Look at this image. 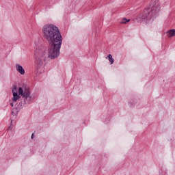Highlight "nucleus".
<instances>
[{
  "instance_id": "obj_6",
  "label": "nucleus",
  "mask_w": 175,
  "mask_h": 175,
  "mask_svg": "<svg viewBox=\"0 0 175 175\" xmlns=\"http://www.w3.org/2000/svg\"><path fill=\"white\" fill-rule=\"evenodd\" d=\"M106 58H108L111 65H113V64H114V58H113L111 54H109Z\"/></svg>"
},
{
  "instance_id": "obj_12",
  "label": "nucleus",
  "mask_w": 175,
  "mask_h": 175,
  "mask_svg": "<svg viewBox=\"0 0 175 175\" xmlns=\"http://www.w3.org/2000/svg\"><path fill=\"white\" fill-rule=\"evenodd\" d=\"M8 129H12V126H10L8 127Z\"/></svg>"
},
{
  "instance_id": "obj_13",
  "label": "nucleus",
  "mask_w": 175,
  "mask_h": 175,
  "mask_svg": "<svg viewBox=\"0 0 175 175\" xmlns=\"http://www.w3.org/2000/svg\"><path fill=\"white\" fill-rule=\"evenodd\" d=\"M12 124H13V121L12 120H11V125H12Z\"/></svg>"
},
{
  "instance_id": "obj_11",
  "label": "nucleus",
  "mask_w": 175,
  "mask_h": 175,
  "mask_svg": "<svg viewBox=\"0 0 175 175\" xmlns=\"http://www.w3.org/2000/svg\"><path fill=\"white\" fill-rule=\"evenodd\" d=\"M10 105L12 106V107H13L14 106V105L13 104V103H10Z\"/></svg>"
},
{
  "instance_id": "obj_4",
  "label": "nucleus",
  "mask_w": 175,
  "mask_h": 175,
  "mask_svg": "<svg viewBox=\"0 0 175 175\" xmlns=\"http://www.w3.org/2000/svg\"><path fill=\"white\" fill-rule=\"evenodd\" d=\"M16 70L21 75L25 74V70L20 64H16Z\"/></svg>"
},
{
  "instance_id": "obj_2",
  "label": "nucleus",
  "mask_w": 175,
  "mask_h": 175,
  "mask_svg": "<svg viewBox=\"0 0 175 175\" xmlns=\"http://www.w3.org/2000/svg\"><path fill=\"white\" fill-rule=\"evenodd\" d=\"M160 9L159 4L150 5V8L146 9L144 14H139L136 21L137 23H143L144 20H154L158 16Z\"/></svg>"
},
{
  "instance_id": "obj_10",
  "label": "nucleus",
  "mask_w": 175,
  "mask_h": 175,
  "mask_svg": "<svg viewBox=\"0 0 175 175\" xmlns=\"http://www.w3.org/2000/svg\"><path fill=\"white\" fill-rule=\"evenodd\" d=\"M34 135H35V133H32V135H31V139H33Z\"/></svg>"
},
{
  "instance_id": "obj_14",
  "label": "nucleus",
  "mask_w": 175,
  "mask_h": 175,
  "mask_svg": "<svg viewBox=\"0 0 175 175\" xmlns=\"http://www.w3.org/2000/svg\"><path fill=\"white\" fill-rule=\"evenodd\" d=\"M131 106H132V103H130Z\"/></svg>"
},
{
  "instance_id": "obj_5",
  "label": "nucleus",
  "mask_w": 175,
  "mask_h": 175,
  "mask_svg": "<svg viewBox=\"0 0 175 175\" xmlns=\"http://www.w3.org/2000/svg\"><path fill=\"white\" fill-rule=\"evenodd\" d=\"M168 38H172V36H175V29H170L166 32Z\"/></svg>"
},
{
  "instance_id": "obj_1",
  "label": "nucleus",
  "mask_w": 175,
  "mask_h": 175,
  "mask_svg": "<svg viewBox=\"0 0 175 175\" xmlns=\"http://www.w3.org/2000/svg\"><path fill=\"white\" fill-rule=\"evenodd\" d=\"M42 36L48 42L49 46L48 53L46 51H40L36 55V64L38 68L43 66L44 61L55 59L59 57L63 40L59 29L53 24H47L42 27Z\"/></svg>"
},
{
  "instance_id": "obj_3",
  "label": "nucleus",
  "mask_w": 175,
  "mask_h": 175,
  "mask_svg": "<svg viewBox=\"0 0 175 175\" xmlns=\"http://www.w3.org/2000/svg\"><path fill=\"white\" fill-rule=\"evenodd\" d=\"M12 102H17V100L20 98V95L24 98L25 103H29L32 100V96H31V91L29 88L23 89V88H18V93L17 92V86L14 85L12 88Z\"/></svg>"
},
{
  "instance_id": "obj_8",
  "label": "nucleus",
  "mask_w": 175,
  "mask_h": 175,
  "mask_svg": "<svg viewBox=\"0 0 175 175\" xmlns=\"http://www.w3.org/2000/svg\"><path fill=\"white\" fill-rule=\"evenodd\" d=\"M17 113H18L17 108L12 109V116H16Z\"/></svg>"
},
{
  "instance_id": "obj_7",
  "label": "nucleus",
  "mask_w": 175,
  "mask_h": 175,
  "mask_svg": "<svg viewBox=\"0 0 175 175\" xmlns=\"http://www.w3.org/2000/svg\"><path fill=\"white\" fill-rule=\"evenodd\" d=\"M131 21V19H126V18H123L122 19V21L120 22V24H126V23H129Z\"/></svg>"
},
{
  "instance_id": "obj_9",
  "label": "nucleus",
  "mask_w": 175,
  "mask_h": 175,
  "mask_svg": "<svg viewBox=\"0 0 175 175\" xmlns=\"http://www.w3.org/2000/svg\"><path fill=\"white\" fill-rule=\"evenodd\" d=\"M18 109H23V101H21L17 105Z\"/></svg>"
}]
</instances>
